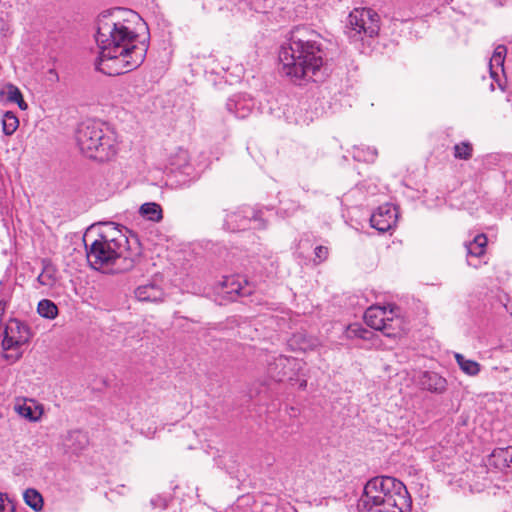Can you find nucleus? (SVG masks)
<instances>
[{
    "instance_id": "f257e3e1",
    "label": "nucleus",
    "mask_w": 512,
    "mask_h": 512,
    "mask_svg": "<svg viewBox=\"0 0 512 512\" xmlns=\"http://www.w3.org/2000/svg\"><path fill=\"white\" fill-rule=\"evenodd\" d=\"M96 42L99 48L96 69L116 76L133 71L144 62L149 35L138 13L116 8L98 16Z\"/></svg>"
},
{
    "instance_id": "f03ea898",
    "label": "nucleus",
    "mask_w": 512,
    "mask_h": 512,
    "mask_svg": "<svg viewBox=\"0 0 512 512\" xmlns=\"http://www.w3.org/2000/svg\"><path fill=\"white\" fill-rule=\"evenodd\" d=\"M281 72L295 83L320 81L325 76V52L316 31L297 26L279 51Z\"/></svg>"
},
{
    "instance_id": "7ed1b4c3",
    "label": "nucleus",
    "mask_w": 512,
    "mask_h": 512,
    "mask_svg": "<svg viewBox=\"0 0 512 512\" xmlns=\"http://www.w3.org/2000/svg\"><path fill=\"white\" fill-rule=\"evenodd\" d=\"M83 241L87 261L95 270L109 268L117 260H122L123 269L129 270L140 257L136 240L135 247H132L123 229L112 222L91 225L86 230Z\"/></svg>"
},
{
    "instance_id": "20e7f679",
    "label": "nucleus",
    "mask_w": 512,
    "mask_h": 512,
    "mask_svg": "<svg viewBox=\"0 0 512 512\" xmlns=\"http://www.w3.org/2000/svg\"><path fill=\"white\" fill-rule=\"evenodd\" d=\"M412 500L398 479L378 476L369 480L358 504L360 512H410Z\"/></svg>"
},
{
    "instance_id": "39448f33",
    "label": "nucleus",
    "mask_w": 512,
    "mask_h": 512,
    "mask_svg": "<svg viewBox=\"0 0 512 512\" xmlns=\"http://www.w3.org/2000/svg\"><path fill=\"white\" fill-rule=\"evenodd\" d=\"M76 142L83 155L97 161H108L118 152L115 131L100 121H86L76 131Z\"/></svg>"
},
{
    "instance_id": "423d86ee",
    "label": "nucleus",
    "mask_w": 512,
    "mask_h": 512,
    "mask_svg": "<svg viewBox=\"0 0 512 512\" xmlns=\"http://www.w3.org/2000/svg\"><path fill=\"white\" fill-rule=\"evenodd\" d=\"M380 31V16L370 8H355L347 17L345 34L351 42L374 38Z\"/></svg>"
},
{
    "instance_id": "0eeeda50",
    "label": "nucleus",
    "mask_w": 512,
    "mask_h": 512,
    "mask_svg": "<svg viewBox=\"0 0 512 512\" xmlns=\"http://www.w3.org/2000/svg\"><path fill=\"white\" fill-rule=\"evenodd\" d=\"M365 323L375 329L380 330L388 337H396L400 329L401 321L394 318V310L387 311L385 307L371 306L364 314Z\"/></svg>"
},
{
    "instance_id": "6e6552de",
    "label": "nucleus",
    "mask_w": 512,
    "mask_h": 512,
    "mask_svg": "<svg viewBox=\"0 0 512 512\" xmlns=\"http://www.w3.org/2000/svg\"><path fill=\"white\" fill-rule=\"evenodd\" d=\"M224 226L227 230L235 232L247 228L262 229L265 228L266 223L261 212L245 206L228 213Z\"/></svg>"
},
{
    "instance_id": "1a4fd4ad",
    "label": "nucleus",
    "mask_w": 512,
    "mask_h": 512,
    "mask_svg": "<svg viewBox=\"0 0 512 512\" xmlns=\"http://www.w3.org/2000/svg\"><path fill=\"white\" fill-rule=\"evenodd\" d=\"M304 368V362L294 357L279 355L268 364L267 373L275 381H293Z\"/></svg>"
},
{
    "instance_id": "9d476101",
    "label": "nucleus",
    "mask_w": 512,
    "mask_h": 512,
    "mask_svg": "<svg viewBox=\"0 0 512 512\" xmlns=\"http://www.w3.org/2000/svg\"><path fill=\"white\" fill-rule=\"evenodd\" d=\"M29 328L17 319H11L4 329L2 347L4 350L15 349L29 341Z\"/></svg>"
},
{
    "instance_id": "9b49d317",
    "label": "nucleus",
    "mask_w": 512,
    "mask_h": 512,
    "mask_svg": "<svg viewBox=\"0 0 512 512\" xmlns=\"http://www.w3.org/2000/svg\"><path fill=\"white\" fill-rule=\"evenodd\" d=\"M397 217L396 208L391 204H384L371 215L370 223L379 232H386L396 224Z\"/></svg>"
},
{
    "instance_id": "f8f14e48",
    "label": "nucleus",
    "mask_w": 512,
    "mask_h": 512,
    "mask_svg": "<svg viewBox=\"0 0 512 512\" xmlns=\"http://www.w3.org/2000/svg\"><path fill=\"white\" fill-rule=\"evenodd\" d=\"M15 412L30 422H37L41 419L43 405L31 398H18L14 404Z\"/></svg>"
},
{
    "instance_id": "ddd939ff",
    "label": "nucleus",
    "mask_w": 512,
    "mask_h": 512,
    "mask_svg": "<svg viewBox=\"0 0 512 512\" xmlns=\"http://www.w3.org/2000/svg\"><path fill=\"white\" fill-rule=\"evenodd\" d=\"M254 107L253 99L246 94H237L228 99L227 110L239 119L246 118Z\"/></svg>"
},
{
    "instance_id": "4468645a",
    "label": "nucleus",
    "mask_w": 512,
    "mask_h": 512,
    "mask_svg": "<svg viewBox=\"0 0 512 512\" xmlns=\"http://www.w3.org/2000/svg\"><path fill=\"white\" fill-rule=\"evenodd\" d=\"M135 297L141 302L159 303L164 301L163 288L155 281L138 286L134 291Z\"/></svg>"
},
{
    "instance_id": "2eb2a0df",
    "label": "nucleus",
    "mask_w": 512,
    "mask_h": 512,
    "mask_svg": "<svg viewBox=\"0 0 512 512\" xmlns=\"http://www.w3.org/2000/svg\"><path fill=\"white\" fill-rule=\"evenodd\" d=\"M419 386L432 393H443L447 388V381L436 372L424 371L418 378Z\"/></svg>"
},
{
    "instance_id": "dca6fc26",
    "label": "nucleus",
    "mask_w": 512,
    "mask_h": 512,
    "mask_svg": "<svg viewBox=\"0 0 512 512\" xmlns=\"http://www.w3.org/2000/svg\"><path fill=\"white\" fill-rule=\"evenodd\" d=\"M222 287L225 290V293L231 295V299H233L234 296L243 297L252 293V289L248 282L240 276L224 277Z\"/></svg>"
},
{
    "instance_id": "f3484780",
    "label": "nucleus",
    "mask_w": 512,
    "mask_h": 512,
    "mask_svg": "<svg viewBox=\"0 0 512 512\" xmlns=\"http://www.w3.org/2000/svg\"><path fill=\"white\" fill-rule=\"evenodd\" d=\"M487 237L484 234L476 235L472 241L465 243L467 251V263L469 266L474 268L478 267V263L474 262L473 259H478L483 256L486 251Z\"/></svg>"
},
{
    "instance_id": "a211bd4d",
    "label": "nucleus",
    "mask_w": 512,
    "mask_h": 512,
    "mask_svg": "<svg viewBox=\"0 0 512 512\" xmlns=\"http://www.w3.org/2000/svg\"><path fill=\"white\" fill-rule=\"evenodd\" d=\"M39 286L43 287L44 292H48L59 283V273L57 268L48 262H44L43 269L36 279Z\"/></svg>"
},
{
    "instance_id": "6ab92c4d",
    "label": "nucleus",
    "mask_w": 512,
    "mask_h": 512,
    "mask_svg": "<svg viewBox=\"0 0 512 512\" xmlns=\"http://www.w3.org/2000/svg\"><path fill=\"white\" fill-rule=\"evenodd\" d=\"M0 98L6 102L17 104L21 110L28 108L20 89L12 83H7L1 88Z\"/></svg>"
},
{
    "instance_id": "aec40b11",
    "label": "nucleus",
    "mask_w": 512,
    "mask_h": 512,
    "mask_svg": "<svg viewBox=\"0 0 512 512\" xmlns=\"http://www.w3.org/2000/svg\"><path fill=\"white\" fill-rule=\"evenodd\" d=\"M170 165L173 171H179L185 175L192 174L189 153L185 149H178L170 158Z\"/></svg>"
},
{
    "instance_id": "412c9836",
    "label": "nucleus",
    "mask_w": 512,
    "mask_h": 512,
    "mask_svg": "<svg viewBox=\"0 0 512 512\" xmlns=\"http://www.w3.org/2000/svg\"><path fill=\"white\" fill-rule=\"evenodd\" d=\"M507 49L504 45H498L489 61L490 76L496 79L499 75V71H504V61L506 57Z\"/></svg>"
},
{
    "instance_id": "4be33fe9",
    "label": "nucleus",
    "mask_w": 512,
    "mask_h": 512,
    "mask_svg": "<svg viewBox=\"0 0 512 512\" xmlns=\"http://www.w3.org/2000/svg\"><path fill=\"white\" fill-rule=\"evenodd\" d=\"M491 460L499 469L510 467L512 464V447L495 449L491 454Z\"/></svg>"
},
{
    "instance_id": "5701e85b",
    "label": "nucleus",
    "mask_w": 512,
    "mask_h": 512,
    "mask_svg": "<svg viewBox=\"0 0 512 512\" xmlns=\"http://www.w3.org/2000/svg\"><path fill=\"white\" fill-rule=\"evenodd\" d=\"M140 214L153 222H160L163 218L162 208L155 202H148L141 205Z\"/></svg>"
},
{
    "instance_id": "b1692460",
    "label": "nucleus",
    "mask_w": 512,
    "mask_h": 512,
    "mask_svg": "<svg viewBox=\"0 0 512 512\" xmlns=\"http://www.w3.org/2000/svg\"><path fill=\"white\" fill-rule=\"evenodd\" d=\"M23 499L30 508L34 511H41L43 509V497L33 488H28L23 493Z\"/></svg>"
},
{
    "instance_id": "393cba45",
    "label": "nucleus",
    "mask_w": 512,
    "mask_h": 512,
    "mask_svg": "<svg viewBox=\"0 0 512 512\" xmlns=\"http://www.w3.org/2000/svg\"><path fill=\"white\" fill-rule=\"evenodd\" d=\"M455 359L460 369L467 375L475 376L480 372V364L476 361L466 359L462 354L456 353Z\"/></svg>"
},
{
    "instance_id": "a878e982",
    "label": "nucleus",
    "mask_w": 512,
    "mask_h": 512,
    "mask_svg": "<svg viewBox=\"0 0 512 512\" xmlns=\"http://www.w3.org/2000/svg\"><path fill=\"white\" fill-rule=\"evenodd\" d=\"M37 312L41 317L52 320L58 315V307L53 301L43 299L38 303Z\"/></svg>"
},
{
    "instance_id": "bb28decb",
    "label": "nucleus",
    "mask_w": 512,
    "mask_h": 512,
    "mask_svg": "<svg viewBox=\"0 0 512 512\" xmlns=\"http://www.w3.org/2000/svg\"><path fill=\"white\" fill-rule=\"evenodd\" d=\"M19 127V120L17 116L11 112L7 111L3 114L2 117V130L3 133L7 136H11Z\"/></svg>"
},
{
    "instance_id": "cd10ccee",
    "label": "nucleus",
    "mask_w": 512,
    "mask_h": 512,
    "mask_svg": "<svg viewBox=\"0 0 512 512\" xmlns=\"http://www.w3.org/2000/svg\"><path fill=\"white\" fill-rule=\"evenodd\" d=\"M353 157L357 161L374 162L377 157V151L371 147H355Z\"/></svg>"
},
{
    "instance_id": "c85d7f7f",
    "label": "nucleus",
    "mask_w": 512,
    "mask_h": 512,
    "mask_svg": "<svg viewBox=\"0 0 512 512\" xmlns=\"http://www.w3.org/2000/svg\"><path fill=\"white\" fill-rule=\"evenodd\" d=\"M298 344V348L302 351L313 350L319 345L318 339L307 337L304 334L294 335L291 345Z\"/></svg>"
},
{
    "instance_id": "c756f323",
    "label": "nucleus",
    "mask_w": 512,
    "mask_h": 512,
    "mask_svg": "<svg viewBox=\"0 0 512 512\" xmlns=\"http://www.w3.org/2000/svg\"><path fill=\"white\" fill-rule=\"evenodd\" d=\"M472 145L469 142H461L454 146V157L457 159L468 160L472 157Z\"/></svg>"
},
{
    "instance_id": "7c9ffc66",
    "label": "nucleus",
    "mask_w": 512,
    "mask_h": 512,
    "mask_svg": "<svg viewBox=\"0 0 512 512\" xmlns=\"http://www.w3.org/2000/svg\"><path fill=\"white\" fill-rule=\"evenodd\" d=\"M0 512H15L14 502L3 493H0Z\"/></svg>"
},
{
    "instance_id": "2f4dec72",
    "label": "nucleus",
    "mask_w": 512,
    "mask_h": 512,
    "mask_svg": "<svg viewBox=\"0 0 512 512\" xmlns=\"http://www.w3.org/2000/svg\"><path fill=\"white\" fill-rule=\"evenodd\" d=\"M315 258L318 259L319 262H323L327 259L329 251L325 246H317L314 250Z\"/></svg>"
},
{
    "instance_id": "473e14b6",
    "label": "nucleus",
    "mask_w": 512,
    "mask_h": 512,
    "mask_svg": "<svg viewBox=\"0 0 512 512\" xmlns=\"http://www.w3.org/2000/svg\"><path fill=\"white\" fill-rule=\"evenodd\" d=\"M361 331H364L363 329H361L358 325H351L348 327V335L351 336V335H355V336H359V337H364L360 332Z\"/></svg>"
},
{
    "instance_id": "72a5a7b5",
    "label": "nucleus",
    "mask_w": 512,
    "mask_h": 512,
    "mask_svg": "<svg viewBox=\"0 0 512 512\" xmlns=\"http://www.w3.org/2000/svg\"><path fill=\"white\" fill-rule=\"evenodd\" d=\"M151 504L153 506H158V507H161V508H165L167 506V502L165 499H162L160 497H157V498H153L151 500Z\"/></svg>"
},
{
    "instance_id": "f704fd0d",
    "label": "nucleus",
    "mask_w": 512,
    "mask_h": 512,
    "mask_svg": "<svg viewBox=\"0 0 512 512\" xmlns=\"http://www.w3.org/2000/svg\"><path fill=\"white\" fill-rule=\"evenodd\" d=\"M3 357L6 360H9L11 363H13V362L17 361L21 357V354L12 355V354L4 353Z\"/></svg>"
},
{
    "instance_id": "c9c22d12",
    "label": "nucleus",
    "mask_w": 512,
    "mask_h": 512,
    "mask_svg": "<svg viewBox=\"0 0 512 512\" xmlns=\"http://www.w3.org/2000/svg\"><path fill=\"white\" fill-rule=\"evenodd\" d=\"M306 386H307V380H305V379L301 380L300 383H299V387L301 389H305Z\"/></svg>"
},
{
    "instance_id": "e433bc0d",
    "label": "nucleus",
    "mask_w": 512,
    "mask_h": 512,
    "mask_svg": "<svg viewBox=\"0 0 512 512\" xmlns=\"http://www.w3.org/2000/svg\"><path fill=\"white\" fill-rule=\"evenodd\" d=\"M77 438H81L83 441H86L85 435L81 434L80 432L75 433Z\"/></svg>"
}]
</instances>
